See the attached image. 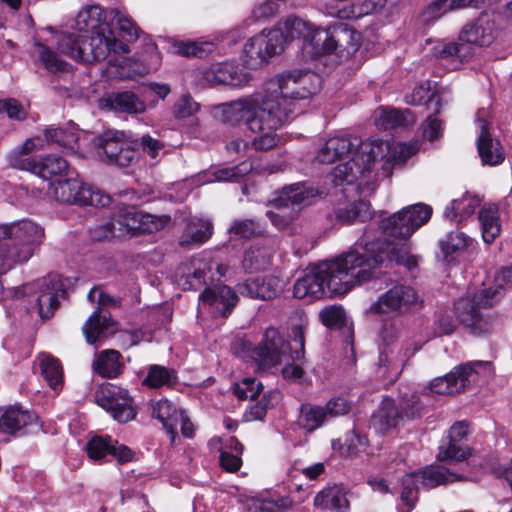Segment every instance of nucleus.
Here are the masks:
<instances>
[{
	"label": "nucleus",
	"mask_w": 512,
	"mask_h": 512,
	"mask_svg": "<svg viewBox=\"0 0 512 512\" xmlns=\"http://www.w3.org/2000/svg\"><path fill=\"white\" fill-rule=\"evenodd\" d=\"M44 237V229L29 219L0 224V274L26 263Z\"/></svg>",
	"instance_id": "6"
},
{
	"label": "nucleus",
	"mask_w": 512,
	"mask_h": 512,
	"mask_svg": "<svg viewBox=\"0 0 512 512\" xmlns=\"http://www.w3.org/2000/svg\"><path fill=\"white\" fill-rule=\"evenodd\" d=\"M237 300L238 297L236 293L226 285H219L215 288L206 287L199 295V301L216 306L218 309L222 310L223 315H225L226 312H230Z\"/></svg>",
	"instance_id": "33"
},
{
	"label": "nucleus",
	"mask_w": 512,
	"mask_h": 512,
	"mask_svg": "<svg viewBox=\"0 0 512 512\" xmlns=\"http://www.w3.org/2000/svg\"><path fill=\"white\" fill-rule=\"evenodd\" d=\"M15 167L21 170L30 171L43 179H50L53 176L61 175L66 172L70 175L67 161L59 155H47L40 160L33 158L22 159L15 163Z\"/></svg>",
	"instance_id": "25"
},
{
	"label": "nucleus",
	"mask_w": 512,
	"mask_h": 512,
	"mask_svg": "<svg viewBox=\"0 0 512 512\" xmlns=\"http://www.w3.org/2000/svg\"><path fill=\"white\" fill-rule=\"evenodd\" d=\"M103 101L105 107L118 113L140 114L146 110L145 102L132 91L112 92Z\"/></svg>",
	"instance_id": "29"
},
{
	"label": "nucleus",
	"mask_w": 512,
	"mask_h": 512,
	"mask_svg": "<svg viewBox=\"0 0 512 512\" xmlns=\"http://www.w3.org/2000/svg\"><path fill=\"white\" fill-rule=\"evenodd\" d=\"M485 111L477 113V126L480 134L477 138V150L483 165L497 166L505 159V153L499 140L493 138L489 133V123L484 119Z\"/></svg>",
	"instance_id": "20"
},
{
	"label": "nucleus",
	"mask_w": 512,
	"mask_h": 512,
	"mask_svg": "<svg viewBox=\"0 0 512 512\" xmlns=\"http://www.w3.org/2000/svg\"><path fill=\"white\" fill-rule=\"evenodd\" d=\"M434 99V93L430 91L429 82L417 85L410 95L405 97L406 103L410 105H422L431 102Z\"/></svg>",
	"instance_id": "64"
},
{
	"label": "nucleus",
	"mask_w": 512,
	"mask_h": 512,
	"mask_svg": "<svg viewBox=\"0 0 512 512\" xmlns=\"http://www.w3.org/2000/svg\"><path fill=\"white\" fill-rule=\"evenodd\" d=\"M41 374L48 385L57 390L63 385V368L60 361L51 355H42L40 360Z\"/></svg>",
	"instance_id": "49"
},
{
	"label": "nucleus",
	"mask_w": 512,
	"mask_h": 512,
	"mask_svg": "<svg viewBox=\"0 0 512 512\" xmlns=\"http://www.w3.org/2000/svg\"><path fill=\"white\" fill-rule=\"evenodd\" d=\"M490 362L475 361L460 364L443 377H437L430 382V391L436 394L448 395L459 393L475 381L479 373L477 368L489 370Z\"/></svg>",
	"instance_id": "14"
},
{
	"label": "nucleus",
	"mask_w": 512,
	"mask_h": 512,
	"mask_svg": "<svg viewBox=\"0 0 512 512\" xmlns=\"http://www.w3.org/2000/svg\"><path fill=\"white\" fill-rule=\"evenodd\" d=\"M420 482L417 480L416 473L407 474L402 479V492H401V500L406 506V508L400 507V512H410L417 501V490L419 488Z\"/></svg>",
	"instance_id": "53"
},
{
	"label": "nucleus",
	"mask_w": 512,
	"mask_h": 512,
	"mask_svg": "<svg viewBox=\"0 0 512 512\" xmlns=\"http://www.w3.org/2000/svg\"><path fill=\"white\" fill-rule=\"evenodd\" d=\"M417 480L423 487L435 488L439 485H446L456 481H464L467 478L458 473L450 472L444 466H431L421 472H415Z\"/></svg>",
	"instance_id": "34"
},
{
	"label": "nucleus",
	"mask_w": 512,
	"mask_h": 512,
	"mask_svg": "<svg viewBox=\"0 0 512 512\" xmlns=\"http://www.w3.org/2000/svg\"><path fill=\"white\" fill-rule=\"evenodd\" d=\"M480 202L479 197L465 193L461 198L451 202L444 211V217L451 221L457 219L458 222H461L475 212Z\"/></svg>",
	"instance_id": "40"
},
{
	"label": "nucleus",
	"mask_w": 512,
	"mask_h": 512,
	"mask_svg": "<svg viewBox=\"0 0 512 512\" xmlns=\"http://www.w3.org/2000/svg\"><path fill=\"white\" fill-rule=\"evenodd\" d=\"M271 256V249L254 245L246 250L242 262L243 267L249 272L264 270L270 265Z\"/></svg>",
	"instance_id": "47"
},
{
	"label": "nucleus",
	"mask_w": 512,
	"mask_h": 512,
	"mask_svg": "<svg viewBox=\"0 0 512 512\" xmlns=\"http://www.w3.org/2000/svg\"><path fill=\"white\" fill-rule=\"evenodd\" d=\"M141 211L135 206L123 205L117 208L109 221L91 229L93 241L111 238H126L140 234Z\"/></svg>",
	"instance_id": "11"
},
{
	"label": "nucleus",
	"mask_w": 512,
	"mask_h": 512,
	"mask_svg": "<svg viewBox=\"0 0 512 512\" xmlns=\"http://www.w3.org/2000/svg\"><path fill=\"white\" fill-rule=\"evenodd\" d=\"M83 334L89 344L96 341L108 333L114 331V322L106 315H100L99 311H95L85 322L82 327Z\"/></svg>",
	"instance_id": "39"
},
{
	"label": "nucleus",
	"mask_w": 512,
	"mask_h": 512,
	"mask_svg": "<svg viewBox=\"0 0 512 512\" xmlns=\"http://www.w3.org/2000/svg\"><path fill=\"white\" fill-rule=\"evenodd\" d=\"M414 121L410 110L383 109L376 119V125L382 130H390L412 124Z\"/></svg>",
	"instance_id": "46"
},
{
	"label": "nucleus",
	"mask_w": 512,
	"mask_h": 512,
	"mask_svg": "<svg viewBox=\"0 0 512 512\" xmlns=\"http://www.w3.org/2000/svg\"><path fill=\"white\" fill-rule=\"evenodd\" d=\"M227 231L233 238L249 239L259 234L261 227L253 219H235Z\"/></svg>",
	"instance_id": "54"
},
{
	"label": "nucleus",
	"mask_w": 512,
	"mask_h": 512,
	"mask_svg": "<svg viewBox=\"0 0 512 512\" xmlns=\"http://www.w3.org/2000/svg\"><path fill=\"white\" fill-rule=\"evenodd\" d=\"M433 209L425 203L408 205L379 223L383 234L406 240L431 218Z\"/></svg>",
	"instance_id": "9"
},
{
	"label": "nucleus",
	"mask_w": 512,
	"mask_h": 512,
	"mask_svg": "<svg viewBox=\"0 0 512 512\" xmlns=\"http://www.w3.org/2000/svg\"><path fill=\"white\" fill-rule=\"evenodd\" d=\"M263 385L254 378H245L234 387V393L240 400H254L261 393Z\"/></svg>",
	"instance_id": "58"
},
{
	"label": "nucleus",
	"mask_w": 512,
	"mask_h": 512,
	"mask_svg": "<svg viewBox=\"0 0 512 512\" xmlns=\"http://www.w3.org/2000/svg\"><path fill=\"white\" fill-rule=\"evenodd\" d=\"M459 39L462 43H467L469 46H488L493 41V36L479 21H475L463 27Z\"/></svg>",
	"instance_id": "48"
},
{
	"label": "nucleus",
	"mask_w": 512,
	"mask_h": 512,
	"mask_svg": "<svg viewBox=\"0 0 512 512\" xmlns=\"http://www.w3.org/2000/svg\"><path fill=\"white\" fill-rule=\"evenodd\" d=\"M39 60L51 73L64 72L68 70V63L45 44L35 42Z\"/></svg>",
	"instance_id": "52"
},
{
	"label": "nucleus",
	"mask_w": 512,
	"mask_h": 512,
	"mask_svg": "<svg viewBox=\"0 0 512 512\" xmlns=\"http://www.w3.org/2000/svg\"><path fill=\"white\" fill-rule=\"evenodd\" d=\"M308 195L300 184L283 189L282 194L275 200L277 211H267L266 216L278 229H284L293 221L297 214L296 206L302 204Z\"/></svg>",
	"instance_id": "17"
},
{
	"label": "nucleus",
	"mask_w": 512,
	"mask_h": 512,
	"mask_svg": "<svg viewBox=\"0 0 512 512\" xmlns=\"http://www.w3.org/2000/svg\"><path fill=\"white\" fill-rule=\"evenodd\" d=\"M45 137L48 141L71 149H74L78 142V133L72 128H49L45 130Z\"/></svg>",
	"instance_id": "56"
},
{
	"label": "nucleus",
	"mask_w": 512,
	"mask_h": 512,
	"mask_svg": "<svg viewBox=\"0 0 512 512\" xmlns=\"http://www.w3.org/2000/svg\"><path fill=\"white\" fill-rule=\"evenodd\" d=\"M137 140L124 139V133L108 131L95 139L96 147L102 151L108 164L128 167L136 160L135 147Z\"/></svg>",
	"instance_id": "15"
},
{
	"label": "nucleus",
	"mask_w": 512,
	"mask_h": 512,
	"mask_svg": "<svg viewBox=\"0 0 512 512\" xmlns=\"http://www.w3.org/2000/svg\"><path fill=\"white\" fill-rule=\"evenodd\" d=\"M298 423L300 427L312 432L321 427L326 421V409L322 406L309 403L302 404L299 409Z\"/></svg>",
	"instance_id": "44"
},
{
	"label": "nucleus",
	"mask_w": 512,
	"mask_h": 512,
	"mask_svg": "<svg viewBox=\"0 0 512 512\" xmlns=\"http://www.w3.org/2000/svg\"><path fill=\"white\" fill-rule=\"evenodd\" d=\"M286 340L275 327H268L260 343L253 350V358L261 368H271L282 362L304 359L305 332L302 325H293Z\"/></svg>",
	"instance_id": "7"
},
{
	"label": "nucleus",
	"mask_w": 512,
	"mask_h": 512,
	"mask_svg": "<svg viewBox=\"0 0 512 512\" xmlns=\"http://www.w3.org/2000/svg\"><path fill=\"white\" fill-rule=\"evenodd\" d=\"M474 240L461 231H451L444 238L439 240V247L447 259L449 256L458 254L472 246Z\"/></svg>",
	"instance_id": "45"
},
{
	"label": "nucleus",
	"mask_w": 512,
	"mask_h": 512,
	"mask_svg": "<svg viewBox=\"0 0 512 512\" xmlns=\"http://www.w3.org/2000/svg\"><path fill=\"white\" fill-rule=\"evenodd\" d=\"M418 303V295L413 287L405 284H396L379 296L370 307L371 312L406 313Z\"/></svg>",
	"instance_id": "16"
},
{
	"label": "nucleus",
	"mask_w": 512,
	"mask_h": 512,
	"mask_svg": "<svg viewBox=\"0 0 512 512\" xmlns=\"http://www.w3.org/2000/svg\"><path fill=\"white\" fill-rule=\"evenodd\" d=\"M378 230L368 226L355 247L338 258L308 269L293 288L298 299H321L325 296L345 295L355 285L370 281L377 268L386 262H395L408 270L418 265L406 243L394 244L377 236Z\"/></svg>",
	"instance_id": "1"
},
{
	"label": "nucleus",
	"mask_w": 512,
	"mask_h": 512,
	"mask_svg": "<svg viewBox=\"0 0 512 512\" xmlns=\"http://www.w3.org/2000/svg\"><path fill=\"white\" fill-rule=\"evenodd\" d=\"M284 48V35L280 30L262 31L251 37L244 45L243 58L252 69L262 66L270 57Z\"/></svg>",
	"instance_id": "12"
},
{
	"label": "nucleus",
	"mask_w": 512,
	"mask_h": 512,
	"mask_svg": "<svg viewBox=\"0 0 512 512\" xmlns=\"http://www.w3.org/2000/svg\"><path fill=\"white\" fill-rule=\"evenodd\" d=\"M372 425L380 433H388L404 426L405 421L401 416V410L392 398H384L378 409L372 415Z\"/></svg>",
	"instance_id": "28"
},
{
	"label": "nucleus",
	"mask_w": 512,
	"mask_h": 512,
	"mask_svg": "<svg viewBox=\"0 0 512 512\" xmlns=\"http://www.w3.org/2000/svg\"><path fill=\"white\" fill-rule=\"evenodd\" d=\"M151 410L152 417L158 419L168 433L174 434L182 410L167 399H161L153 403Z\"/></svg>",
	"instance_id": "41"
},
{
	"label": "nucleus",
	"mask_w": 512,
	"mask_h": 512,
	"mask_svg": "<svg viewBox=\"0 0 512 512\" xmlns=\"http://www.w3.org/2000/svg\"><path fill=\"white\" fill-rule=\"evenodd\" d=\"M213 233V225L209 220L199 219L189 222L179 239L182 247L199 245L206 242Z\"/></svg>",
	"instance_id": "37"
},
{
	"label": "nucleus",
	"mask_w": 512,
	"mask_h": 512,
	"mask_svg": "<svg viewBox=\"0 0 512 512\" xmlns=\"http://www.w3.org/2000/svg\"><path fill=\"white\" fill-rule=\"evenodd\" d=\"M95 401L119 423H127L136 416L134 401L128 391L112 383L100 387L95 393Z\"/></svg>",
	"instance_id": "13"
},
{
	"label": "nucleus",
	"mask_w": 512,
	"mask_h": 512,
	"mask_svg": "<svg viewBox=\"0 0 512 512\" xmlns=\"http://www.w3.org/2000/svg\"><path fill=\"white\" fill-rule=\"evenodd\" d=\"M367 447L368 439L366 435H363L356 430H351L345 434L341 449L342 453L347 456H356L359 453L364 452Z\"/></svg>",
	"instance_id": "55"
},
{
	"label": "nucleus",
	"mask_w": 512,
	"mask_h": 512,
	"mask_svg": "<svg viewBox=\"0 0 512 512\" xmlns=\"http://www.w3.org/2000/svg\"><path fill=\"white\" fill-rule=\"evenodd\" d=\"M105 11L99 5L84 7L76 16L75 25L78 31L85 34L66 33L58 40V50L67 57L78 62L91 64L100 62L110 54L128 52V45L118 40L111 29Z\"/></svg>",
	"instance_id": "3"
},
{
	"label": "nucleus",
	"mask_w": 512,
	"mask_h": 512,
	"mask_svg": "<svg viewBox=\"0 0 512 512\" xmlns=\"http://www.w3.org/2000/svg\"><path fill=\"white\" fill-rule=\"evenodd\" d=\"M432 53L438 59L451 61L456 68L472 58L474 49L467 43L441 41L433 46Z\"/></svg>",
	"instance_id": "31"
},
{
	"label": "nucleus",
	"mask_w": 512,
	"mask_h": 512,
	"mask_svg": "<svg viewBox=\"0 0 512 512\" xmlns=\"http://www.w3.org/2000/svg\"><path fill=\"white\" fill-rule=\"evenodd\" d=\"M453 9L451 0H435L424 10L423 20L425 22L435 21Z\"/></svg>",
	"instance_id": "62"
},
{
	"label": "nucleus",
	"mask_w": 512,
	"mask_h": 512,
	"mask_svg": "<svg viewBox=\"0 0 512 512\" xmlns=\"http://www.w3.org/2000/svg\"><path fill=\"white\" fill-rule=\"evenodd\" d=\"M318 28H313V25L307 21H304L301 18L290 16L285 19L283 22V27L278 28L284 35V43L288 40H293L295 38H311V41H319L318 38L313 39V36L316 35V30Z\"/></svg>",
	"instance_id": "42"
},
{
	"label": "nucleus",
	"mask_w": 512,
	"mask_h": 512,
	"mask_svg": "<svg viewBox=\"0 0 512 512\" xmlns=\"http://www.w3.org/2000/svg\"><path fill=\"white\" fill-rule=\"evenodd\" d=\"M336 217L340 222L346 224L366 222L372 217L371 206L369 203L361 200L339 209Z\"/></svg>",
	"instance_id": "50"
},
{
	"label": "nucleus",
	"mask_w": 512,
	"mask_h": 512,
	"mask_svg": "<svg viewBox=\"0 0 512 512\" xmlns=\"http://www.w3.org/2000/svg\"><path fill=\"white\" fill-rule=\"evenodd\" d=\"M496 282L497 289H483L473 299L461 298L455 303V313L459 323L474 335L480 336L491 330V321L482 315L480 307L492 306L501 297V289L512 288V265L501 269L496 276Z\"/></svg>",
	"instance_id": "8"
},
{
	"label": "nucleus",
	"mask_w": 512,
	"mask_h": 512,
	"mask_svg": "<svg viewBox=\"0 0 512 512\" xmlns=\"http://www.w3.org/2000/svg\"><path fill=\"white\" fill-rule=\"evenodd\" d=\"M468 434V424L460 421L451 426L449 434L441 441L437 459L439 461L461 462L468 459L472 450L461 443Z\"/></svg>",
	"instance_id": "19"
},
{
	"label": "nucleus",
	"mask_w": 512,
	"mask_h": 512,
	"mask_svg": "<svg viewBox=\"0 0 512 512\" xmlns=\"http://www.w3.org/2000/svg\"><path fill=\"white\" fill-rule=\"evenodd\" d=\"M314 505L337 512H346L349 509L346 492L341 486L327 487L320 491L314 498Z\"/></svg>",
	"instance_id": "36"
},
{
	"label": "nucleus",
	"mask_w": 512,
	"mask_h": 512,
	"mask_svg": "<svg viewBox=\"0 0 512 512\" xmlns=\"http://www.w3.org/2000/svg\"><path fill=\"white\" fill-rule=\"evenodd\" d=\"M321 88V78L308 70L284 72L265 82L264 104L269 105L273 114L280 118V127L302 114L309 100Z\"/></svg>",
	"instance_id": "4"
},
{
	"label": "nucleus",
	"mask_w": 512,
	"mask_h": 512,
	"mask_svg": "<svg viewBox=\"0 0 512 512\" xmlns=\"http://www.w3.org/2000/svg\"><path fill=\"white\" fill-rule=\"evenodd\" d=\"M140 234H151L163 229L171 220L168 215H152L141 211Z\"/></svg>",
	"instance_id": "57"
},
{
	"label": "nucleus",
	"mask_w": 512,
	"mask_h": 512,
	"mask_svg": "<svg viewBox=\"0 0 512 512\" xmlns=\"http://www.w3.org/2000/svg\"><path fill=\"white\" fill-rule=\"evenodd\" d=\"M177 372L162 365H150L143 385L149 388L172 387L177 383Z\"/></svg>",
	"instance_id": "43"
},
{
	"label": "nucleus",
	"mask_w": 512,
	"mask_h": 512,
	"mask_svg": "<svg viewBox=\"0 0 512 512\" xmlns=\"http://www.w3.org/2000/svg\"><path fill=\"white\" fill-rule=\"evenodd\" d=\"M430 396L427 393H412L402 396L397 403L404 421H413L421 418L427 412Z\"/></svg>",
	"instance_id": "35"
},
{
	"label": "nucleus",
	"mask_w": 512,
	"mask_h": 512,
	"mask_svg": "<svg viewBox=\"0 0 512 512\" xmlns=\"http://www.w3.org/2000/svg\"><path fill=\"white\" fill-rule=\"evenodd\" d=\"M90 459L99 461L106 455H112L119 463L129 462L133 459V452L129 447L118 444L111 437L94 436L86 446Z\"/></svg>",
	"instance_id": "24"
},
{
	"label": "nucleus",
	"mask_w": 512,
	"mask_h": 512,
	"mask_svg": "<svg viewBox=\"0 0 512 512\" xmlns=\"http://www.w3.org/2000/svg\"><path fill=\"white\" fill-rule=\"evenodd\" d=\"M109 14L110 18L116 20L119 30L123 36L128 37L129 40H136L138 38V28L129 17L114 8L109 10Z\"/></svg>",
	"instance_id": "60"
},
{
	"label": "nucleus",
	"mask_w": 512,
	"mask_h": 512,
	"mask_svg": "<svg viewBox=\"0 0 512 512\" xmlns=\"http://www.w3.org/2000/svg\"><path fill=\"white\" fill-rule=\"evenodd\" d=\"M203 76L209 84H223L235 88L245 86L251 79L249 73L233 62L212 64L204 71Z\"/></svg>",
	"instance_id": "22"
},
{
	"label": "nucleus",
	"mask_w": 512,
	"mask_h": 512,
	"mask_svg": "<svg viewBox=\"0 0 512 512\" xmlns=\"http://www.w3.org/2000/svg\"><path fill=\"white\" fill-rule=\"evenodd\" d=\"M238 292L252 299L272 300L281 292V282L274 276L251 278L238 285Z\"/></svg>",
	"instance_id": "27"
},
{
	"label": "nucleus",
	"mask_w": 512,
	"mask_h": 512,
	"mask_svg": "<svg viewBox=\"0 0 512 512\" xmlns=\"http://www.w3.org/2000/svg\"><path fill=\"white\" fill-rule=\"evenodd\" d=\"M252 170L250 163L243 162L239 165L219 169L215 175L219 181H238Z\"/></svg>",
	"instance_id": "61"
},
{
	"label": "nucleus",
	"mask_w": 512,
	"mask_h": 512,
	"mask_svg": "<svg viewBox=\"0 0 512 512\" xmlns=\"http://www.w3.org/2000/svg\"><path fill=\"white\" fill-rule=\"evenodd\" d=\"M478 219L481 225L484 242L488 244L494 242L501 232L498 207L495 204L482 207Z\"/></svg>",
	"instance_id": "38"
},
{
	"label": "nucleus",
	"mask_w": 512,
	"mask_h": 512,
	"mask_svg": "<svg viewBox=\"0 0 512 512\" xmlns=\"http://www.w3.org/2000/svg\"><path fill=\"white\" fill-rule=\"evenodd\" d=\"M385 150L387 155L377 178H388L393 169L401 167L417 151L416 144L396 143L389 145L381 140H365L350 134H339L330 137L319 149L316 159L320 163L330 164L336 160L349 158L340 162L330 173L331 181L335 186L350 185L358 179L366 177L378 157H382Z\"/></svg>",
	"instance_id": "2"
},
{
	"label": "nucleus",
	"mask_w": 512,
	"mask_h": 512,
	"mask_svg": "<svg viewBox=\"0 0 512 512\" xmlns=\"http://www.w3.org/2000/svg\"><path fill=\"white\" fill-rule=\"evenodd\" d=\"M121 358L122 355L117 350H103L95 355L92 362V370L101 377L116 378L122 373L124 368Z\"/></svg>",
	"instance_id": "32"
},
{
	"label": "nucleus",
	"mask_w": 512,
	"mask_h": 512,
	"mask_svg": "<svg viewBox=\"0 0 512 512\" xmlns=\"http://www.w3.org/2000/svg\"><path fill=\"white\" fill-rule=\"evenodd\" d=\"M266 98L261 93L240 98L219 106L221 121L232 126L245 123L255 134L251 146L258 151H265L278 145L280 138L276 131L280 128V118L273 114Z\"/></svg>",
	"instance_id": "5"
},
{
	"label": "nucleus",
	"mask_w": 512,
	"mask_h": 512,
	"mask_svg": "<svg viewBox=\"0 0 512 512\" xmlns=\"http://www.w3.org/2000/svg\"><path fill=\"white\" fill-rule=\"evenodd\" d=\"M49 194L57 201L87 205L92 201L91 191L79 179L72 176L50 184Z\"/></svg>",
	"instance_id": "21"
},
{
	"label": "nucleus",
	"mask_w": 512,
	"mask_h": 512,
	"mask_svg": "<svg viewBox=\"0 0 512 512\" xmlns=\"http://www.w3.org/2000/svg\"><path fill=\"white\" fill-rule=\"evenodd\" d=\"M37 416L33 412L23 410L18 406H11L0 411V432L9 435L27 433V428L37 425Z\"/></svg>",
	"instance_id": "26"
},
{
	"label": "nucleus",
	"mask_w": 512,
	"mask_h": 512,
	"mask_svg": "<svg viewBox=\"0 0 512 512\" xmlns=\"http://www.w3.org/2000/svg\"><path fill=\"white\" fill-rule=\"evenodd\" d=\"M389 336H394V334L388 332L385 344L380 345L378 364L380 369H384L383 375H387L391 381H394L403 370L408 350L404 348L402 343L389 342Z\"/></svg>",
	"instance_id": "23"
},
{
	"label": "nucleus",
	"mask_w": 512,
	"mask_h": 512,
	"mask_svg": "<svg viewBox=\"0 0 512 512\" xmlns=\"http://www.w3.org/2000/svg\"><path fill=\"white\" fill-rule=\"evenodd\" d=\"M207 269L205 265L203 267L198 266L195 267L192 273H188L184 281L182 282V286L184 289L188 290H199L207 284Z\"/></svg>",
	"instance_id": "63"
},
{
	"label": "nucleus",
	"mask_w": 512,
	"mask_h": 512,
	"mask_svg": "<svg viewBox=\"0 0 512 512\" xmlns=\"http://www.w3.org/2000/svg\"><path fill=\"white\" fill-rule=\"evenodd\" d=\"M37 294L36 307L42 320L53 316L59 305V298L64 297L66 291L58 274H48L22 287L15 288V296L23 297Z\"/></svg>",
	"instance_id": "10"
},
{
	"label": "nucleus",
	"mask_w": 512,
	"mask_h": 512,
	"mask_svg": "<svg viewBox=\"0 0 512 512\" xmlns=\"http://www.w3.org/2000/svg\"><path fill=\"white\" fill-rule=\"evenodd\" d=\"M280 393L270 390L255 404L249 406L244 413L246 421H261L265 418L267 411L273 408L279 401Z\"/></svg>",
	"instance_id": "51"
},
{
	"label": "nucleus",
	"mask_w": 512,
	"mask_h": 512,
	"mask_svg": "<svg viewBox=\"0 0 512 512\" xmlns=\"http://www.w3.org/2000/svg\"><path fill=\"white\" fill-rule=\"evenodd\" d=\"M384 3V0H354L342 6H331L328 14L340 19H357L376 12Z\"/></svg>",
	"instance_id": "30"
},
{
	"label": "nucleus",
	"mask_w": 512,
	"mask_h": 512,
	"mask_svg": "<svg viewBox=\"0 0 512 512\" xmlns=\"http://www.w3.org/2000/svg\"><path fill=\"white\" fill-rule=\"evenodd\" d=\"M323 34L325 35L322 43L324 53L343 51L349 53L350 51H355L359 46L360 34L347 24L337 23L327 30L317 29L313 39L318 38L321 41Z\"/></svg>",
	"instance_id": "18"
},
{
	"label": "nucleus",
	"mask_w": 512,
	"mask_h": 512,
	"mask_svg": "<svg viewBox=\"0 0 512 512\" xmlns=\"http://www.w3.org/2000/svg\"><path fill=\"white\" fill-rule=\"evenodd\" d=\"M322 323L328 328H341L345 325V311L341 306H329L320 314Z\"/></svg>",
	"instance_id": "59"
}]
</instances>
